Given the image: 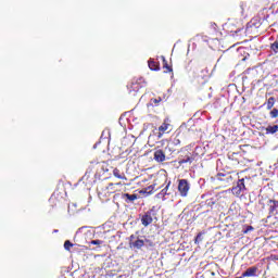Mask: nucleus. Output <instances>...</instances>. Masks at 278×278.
<instances>
[{
	"label": "nucleus",
	"instance_id": "1",
	"mask_svg": "<svg viewBox=\"0 0 278 278\" xmlns=\"http://www.w3.org/2000/svg\"><path fill=\"white\" fill-rule=\"evenodd\" d=\"M155 214H156L155 206H152L148 212H146L141 216V225H143V227H149V225L153 223V216H155Z\"/></svg>",
	"mask_w": 278,
	"mask_h": 278
},
{
	"label": "nucleus",
	"instance_id": "2",
	"mask_svg": "<svg viewBox=\"0 0 278 278\" xmlns=\"http://www.w3.org/2000/svg\"><path fill=\"white\" fill-rule=\"evenodd\" d=\"M178 192L182 198L188 197V192H190V182L188 179L178 180Z\"/></svg>",
	"mask_w": 278,
	"mask_h": 278
},
{
	"label": "nucleus",
	"instance_id": "3",
	"mask_svg": "<svg viewBox=\"0 0 278 278\" xmlns=\"http://www.w3.org/2000/svg\"><path fill=\"white\" fill-rule=\"evenodd\" d=\"M245 179H251L250 177L241 178L238 180L237 186L232 188V194L236 197H240L244 190H247V186L244 185Z\"/></svg>",
	"mask_w": 278,
	"mask_h": 278
},
{
	"label": "nucleus",
	"instance_id": "4",
	"mask_svg": "<svg viewBox=\"0 0 278 278\" xmlns=\"http://www.w3.org/2000/svg\"><path fill=\"white\" fill-rule=\"evenodd\" d=\"M102 168V162L91 161L87 170L88 173H94V175H101Z\"/></svg>",
	"mask_w": 278,
	"mask_h": 278
},
{
	"label": "nucleus",
	"instance_id": "5",
	"mask_svg": "<svg viewBox=\"0 0 278 278\" xmlns=\"http://www.w3.org/2000/svg\"><path fill=\"white\" fill-rule=\"evenodd\" d=\"M179 144H181V139H179V136H176L169 140L166 149H168V151H170V153H175V151H177L176 147H179Z\"/></svg>",
	"mask_w": 278,
	"mask_h": 278
},
{
	"label": "nucleus",
	"instance_id": "6",
	"mask_svg": "<svg viewBox=\"0 0 278 278\" xmlns=\"http://www.w3.org/2000/svg\"><path fill=\"white\" fill-rule=\"evenodd\" d=\"M269 216H277L278 214V201L269 199L267 201Z\"/></svg>",
	"mask_w": 278,
	"mask_h": 278
},
{
	"label": "nucleus",
	"instance_id": "7",
	"mask_svg": "<svg viewBox=\"0 0 278 278\" xmlns=\"http://www.w3.org/2000/svg\"><path fill=\"white\" fill-rule=\"evenodd\" d=\"M257 266L249 267L245 271L241 274L239 278H245V277H257Z\"/></svg>",
	"mask_w": 278,
	"mask_h": 278
},
{
	"label": "nucleus",
	"instance_id": "8",
	"mask_svg": "<svg viewBox=\"0 0 278 278\" xmlns=\"http://www.w3.org/2000/svg\"><path fill=\"white\" fill-rule=\"evenodd\" d=\"M168 127H170V124H168V119H164L163 124L159 127V138H162L166 131H168Z\"/></svg>",
	"mask_w": 278,
	"mask_h": 278
},
{
	"label": "nucleus",
	"instance_id": "9",
	"mask_svg": "<svg viewBox=\"0 0 278 278\" xmlns=\"http://www.w3.org/2000/svg\"><path fill=\"white\" fill-rule=\"evenodd\" d=\"M154 160L155 162H166V154L163 150H156L154 152Z\"/></svg>",
	"mask_w": 278,
	"mask_h": 278
},
{
	"label": "nucleus",
	"instance_id": "10",
	"mask_svg": "<svg viewBox=\"0 0 278 278\" xmlns=\"http://www.w3.org/2000/svg\"><path fill=\"white\" fill-rule=\"evenodd\" d=\"M117 186H123L122 182H110L108 186H106V190L109 192V194H114V192H118V189L116 188Z\"/></svg>",
	"mask_w": 278,
	"mask_h": 278
},
{
	"label": "nucleus",
	"instance_id": "11",
	"mask_svg": "<svg viewBox=\"0 0 278 278\" xmlns=\"http://www.w3.org/2000/svg\"><path fill=\"white\" fill-rule=\"evenodd\" d=\"M245 34H257V26L253 22H250L247 24V27L244 29Z\"/></svg>",
	"mask_w": 278,
	"mask_h": 278
},
{
	"label": "nucleus",
	"instance_id": "12",
	"mask_svg": "<svg viewBox=\"0 0 278 278\" xmlns=\"http://www.w3.org/2000/svg\"><path fill=\"white\" fill-rule=\"evenodd\" d=\"M170 188V180L167 182V185L165 186V188L156 194V199H165L166 195H168V189Z\"/></svg>",
	"mask_w": 278,
	"mask_h": 278
},
{
	"label": "nucleus",
	"instance_id": "13",
	"mask_svg": "<svg viewBox=\"0 0 278 278\" xmlns=\"http://www.w3.org/2000/svg\"><path fill=\"white\" fill-rule=\"evenodd\" d=\"M122 199H125L126 203H134L138 199V194H129V193H124L122 194Z\"/></svg>",
	"mask_w": 278,
	"mask_h": 278
},
{
	"label": "nucleus",
	"instance_id": "14",
	"mask_svg": "<svg viewBox=\"0 0 278 278\" xmlns=\"http://www.w3.org/2000/svg\"><path fill=\"white\" fill-rule=\"evenodd\" d=\"M210 29L215 36H223V33L218 29V25H216V23H211Z\"/></svg>",
	"mask_w": 278,
	"mask_h": 278
},
{
	"label": "nucleus",
	"instance_id": "15",
	"mask_svg": "<svg viewBox=\"0 0 278 278\" xmlns=\"http://www.w3.org/2000/svg\"><path fill=\"white\" fill-rule=\"evenodd\" d=\"M155 190H157V189H155V184H154V185H151V186H149V187L142 189V190L140 191V193H141V194H153V192H155Z\"/></svg>",
	"mask_w": 278,
	"mask_h": 278
},
{
	"label": "nucleus",
	"instance_id": "16",
	"mask_svg": "<svg viewBox=\"0 0 278 278\" xmlns=\"http://www.w3.org/2000/svg\"><path fill=\"white\" fill-rule=\"evenodd\" d=\"M130 247H132L134 249H142V247H144V240L142 239H137L135 242H130Z\"/></svg>",
	"mask_w": 278,
	"mask_h": 278
},
{
	"label": "nucleus",
	"instance_id": "17",
	"mask_svg": "<svg viewBox=\"0 0 278 278\" xmlns=\"http://www.w3.org/2000/svg\"><path fill=\"white\" fill-rule=\"evenodd\" d=\"M277 131H278V125H274V126H267L266 128H265V134H266V136H268V135H273V134H277Z\"/></svg>",
	"mask_w": 278,
	"mask_h": 278
},
{
	"label": "nucleus",
	"instance_id": "18",
	"mask_svg": "<svg viewBox=\"0 0 278 278\" xmlns=\"http://www.w3.org/2000/svg\"><path fill=\"white\" fill-rule=\"evenodd\" d=\"M148 66H149L150 71H160V63L155 62L153 60H150L148 62Z\"/></svg>",
	"mask_w": 278,
	"mask_h": 278
},
{
	"label": "nucleus",
	"instance_id": "19",
	"mask_svg": "<svg viewBox=\"0 0 278 278\" xmlns=\"http://www.w3.org/2000/svg\"><path fill=\"white\" fill-rule=\"evenodd\" d=\"M163 101H164V98H162V97L152 98V99L150 100V104L157 106V105H160V103H162Z\"/></svg>",
	"mask_w": 278,
	"mask_h": 278
},
{
	"label": "nucleus",
	"instance_id": "20",
	"mask_svg": "<svg viewBox=\"0 0 278 278\" xmlns=\"http://www.w3.org/2000/svg\"><path fill=\"white\" fill-rule=\"evenodd\" d=\"M194 162L193 156H185V159H181L178 164H192Z\"/></svg>",
	"mask_w": 278,
	"mask_h": 278
},
{
	"label": "nucleus",
	"instance_id": "21",
	"mask_svg": "<svg viewBox=\"0 0 278 278\" xmlns=\"http://www.w3.org/2000/svg\"><path fill=\"white\" fill-rule=\"evenodd\" d=\"M163 68H165V73H173V67L168 65L166 59L163 56Z\"/></svg>",
	"mask_w": 278,
	"mask_h": 278
},
{
	"label": "nucleus",
	"instance_id": "22",
	"mask_svg": "<svg viewBox=\"0 0 278 278\" xmlns=\"http://www.w3.org/2000/svg\"><path fill=\"white\" fill-rule=\"evenodd\" d=\"M275 97H270L268 98L267 102H266V105H267V110H270L271 108H275Z\"/></svg>",
	"mask_w": 278,
	"mask_h": 278
},
{
	"label": "nucleus",
	"instance_id": "23",
	"mask_svg": "<svg viewBox=\"0 0 278 278\" xmlns=\"http://www.w3.org/2000/svg\"><path fill=\"white\" fill-rule=\"evenodd\" d=\"M113 175H114V177H116L117 179H125V175H123V174L121 173V169H118V168H114V169H113Z\"/></svg>",
	"mask_w": 278,
	"mask_h": 278
},
{
	"label": "nucleus",
	"instance_id": "24",
	"mask_svg": "<svg viewBox=\"0 0 278 278\" xmlns=\"http://www.w3.org/2000/svg\"><path fill=\"white\" fill-rule=\"evenodd\" d=\"M110 172V165L106 162H102V172L101 175H105V173Z\"/></svg>",
	"mask_w": 278,
	"mask_h": 278
},
{
	"label": "nucleus",
	"instance_id": "25",
	"mask_svg": "<svg viewBox=\"0 0 278 278\" xmlns=\"http://www.w3.org/2000/svg\"><path fill=\"white\" fill-rule=\"evenodd\" d=\"M205 232H199L194 239V243L199 244L200 242H203V236Z\"/></svg>",
	"mask_w": 278,
	"mask_h": 278
},
{
	"label": "nucleus",
	"instance_id": "26",
	"mask_svg": "<svg viewBox=\"0 0 278 278\" xmlns=\"http://www.w3.org/2000/svg\"><path fill=\"white\" fill-rule=\"evenodd\" d=\"M73 247H74V244H73V242H71V240H66V241L64 242V249H65V251H71V249H73Z\"/></svg>",
	"mask_w": 278,
	"mask_h": 278
},
{
	"label": "nucleus",
	"instance_id": "27",
	"mask_svg": "<svg viewBox=\"0 0 278 278\" xmlns=\"http://www.w3.org/2000/svg\"><path fill=\"white\" fill-rule=\"evenodd\" d=\"M269 116H270V118H277V116H278V110H277V109H273V110L269 112Z\"/></svg>",
	"mask_w": 278,
	"mask_h": 278
},
{
	"label": "nucleus",
	"instance_id": "28",
	"mask_svg": "<svg viewBox=\"0 0 278 278\" xmlns=\"http://www.w3.org/2000/svg\"><path fill=\"white\" fill-rule=\"evenodd\" d=\"M90 244H93V245H97V247H101V244H103V241L102 240H91L90 241Z\"/></svg>",
	"mask_w": 278,
	"mask_h": 278
},
{
	"label": "nucleus",
	"instance_id": "29",
	"mask_svg": "<svg viewBox=\"0 0 278 278\" xmlns=\"http://www.w3.org/2000/svg\"><path fill=\"white\" fill-rule=\"evenodd\" d=\"M270 49L274 50L275 53H278V41L271 43Z\"/></svg>",
	"mask_w": 278,
	"mask_h": 278
},
{
	"label": "nucleus",
	"instance_id": "30",
	"mask_svg": "<svg viewBox=\"0 0 278 278\" xmlns=\"http://www.w3.org/2000/svg\"><path fill=\"white\" fill-rule=\"evenodd\" d=\"M130 88L134 89L135 92H138V90H140V86H138V84H136V83H131Z\"/></svg>",
	"mask_w": 278,
	"mask_h": 278
},
{
	"label": "nucleus",
	"instance_id": "31",
	"mask_svg": "<svg viewBox=\"0 0 278 278\" xmlns=\"http://www.w3.org/2000/svg\"><path fill=\"white\" fill-rule=\"evenodd\" d=\"M144 244H146V247H155V243H153V241H151L149 239L144 240Z\"/></svg>",
	"mask_w": 278,
	"mask_h": 278
},
{
	"label": "nucleus",
	"instance_id": "32",
	"mask_svg": "<svg viewBox=\"0 0 278 278\" xmlns=\"http://www.w3.org/2000/svg\"><path fill=\"white\" fill-rule=\"evenodd\" d=\"M229 162H230V164H232L233 166H238V164H240V161L233 160V159H231V157H229Z\"/></svg>",
	"mask_w": 278,
	"mask_h": 278
},
{
	"label": "nucleus",
	"instance_id": "33",
	"mask_svg": "<svg viewBox=\"0 0 278 278\" xmlns=\"http://www.w3.org/2000/svg\"><path fill=\"white\" fill-rule=\"evenodd\" d=\"M249 231H253V226H248L243 233H249Z\"/></svg>",
	"mask_w": 278,
	"mask_h": 278
},
{
	"label": "nucleus",
	"instance_id": "34",
	"mask_svg": "<svg viewBox=\"0 0 278 278\" xmlns=\"http://www.w3.org/2000/svg\"><path fill=\"white\" fill-rule=\"evenodd\" d=\"M212 42H213L214 45H220V40H218V38L212 39Z\"/></svg>",
	"mask_w": 278,
	"mask_h": 278
},
{
	"label": "nucleus",
	"instance_id": "35",
	"mask_svg": "<svg viewBox=\"0 0 278 278\" xmlns=\"http://www.w3.org/2000/svg\"><path fill=\"white\" fill-rule=\"evenodd\" d=\"M134 238H136L134 235L130 236V240H134Z\"/></svg>",
	"mask_w": 278,
	"mask_h": 278
},
{
	"label": "nucleus",
	"instance_id": "36",
	"mask_svg": "<svg viewBox=\"0 0 278 278\" xmlns=\"http://www.w3.org/2000/svg\"><path fill=\"white\" fill-rule=\"evenodd\" d=\"M240 31V29L239 30H235V34H238Z\"/></svg>",
	"mask_w": 278,
	"mask_h": 278
}]
</instances>
